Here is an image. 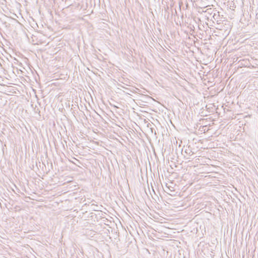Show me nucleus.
Here are the masks:
<instances>
[{
  "label": "nucleus",
  "instance_id": "nucleus-1",
  "mask_svg": "<svg viewBox=\"0 0 258 258\" xmlns=\"http://www.w3.org/2000/svg\"><path fill=\"white\" fill-rule=\"evenodd\" d=\"M184 153L185 155L184 156H191L193 155L194 153L191 151L189 147H186L184 150Z\"/></svg>",
  "mask_w": 258,
  "mask_h": 258
}]
</instances>
